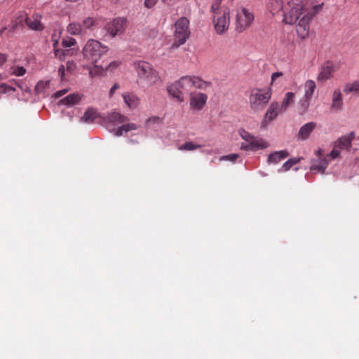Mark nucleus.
Listing matches in <instances>:
<instances>
[{"mask_svg": "<svg viewBox=\"0 0 359 359\" xmlns=\"http://www.w3.org/2000/svg\"><path fill=\"white\" fill-rule=\"evenodd\" d=\"M283 7V22L287 25L297 23V33L299 38L304 39L309 36V24L313 14L307 12L302 0H285Z\"/></svg>", "mask_w": 359, "mask_h": 359, "instance_id": "f257e3e1", "label": "nucleus"}, {"mask_svg": "<svg viewBox=\"0 0 359 359\" xmlns=\"http://www.w3.org/2000/svg\"><path fill=\"white\" fill-rule=\"evenodd\" d=\"M108 50L109 48L97 40L90 39L87 41L82 48L81 54L83 59L89 64V65H83V67L88 69L90 76H94L92 67L95 69L98 68V61Z\"/></svg>", "mask_w": 359, "mask_h": 359, "instance_id": "f03ea898", "label": "nucleus"}, {"mask_svg": "<svg viewBox=\"0 0 359 359\" xmlns=\"http://www.w3.org/2000/svg\"><path fill=\"white\" fill-rule=\"evenodd\" d=\"M222 1L223 0H213L210 6L214 29L218 35L226 32L230 25V9L222 5Z\"/></svg>", "mask_w": 359, "mask_h": 359, "instance_id": "7ed1b4c3", "label": "nucleus"}, {"mask_svg": "<svg viewBox=\"0 0 359 359\" xmlns=\"http://www.w3.org/2000/svg\"><path fill=\"white\" fill-rule=\"evenodd\" d=\"M270 88H253L249 96V107L254 112L262 111L271 98Z\"/></svg>", "mask_w": 359, "mask_h": 359, "instance_id": "20e7f679", "label": "nucleus"}, {"mask_svg": "<svg viewBox=\"0 0 359 359\" xmlns=\"http://www.w3.org/2000/svg\"><path fill=\"white\" fill-rule=\"evenodd\" d=\"M189 25V20L186 17H181L175 22L174 41L171 45L172 49H176L187 42L191 34Z\"/></svg>", "mask_w": 359, "mask_h": 359, "instance_id": "39448f33", "label": "nucleus"}, {"mask_svg": "<svg viewBox=\"0 0 359 359\" xmlns=\"http://www.w3.org/2000/svg\"><path fill=\"white\" fill-rule=\"evenodd\" d=\"M133 67L137 77L140 80L154 83L159 79L158 72L148 62L143 60L136 61L134 62Z\"/></svg>", "mask_w": 359, "mask_h": 359, "instance_id": "423d86ee", "label": "nucleus"}, {"mask_svg": "<svg viewBox=\"0 0 359 359\" xmlns=\"http://www.w3.org/2000/svg\"><path fill=\"white\" fill-rule=\"evenodd\" d=\"M238 134L245 140V142L241 144V149L242 150L256 151L266 149L269 147L266 141L262 138L254 136L243 128L238 130Z\"/></svg>", "mask_w": 359, "mask_h": 359, "instance_id": "0eeeda50", "label": "nucleus"}, {"mask_svg": "<svg viewBox=\"0 0 359 359\" xmlns=\"http://www.w3.org/2000/svg\"><path fill=\"white\" fill-rule=\"evenodd\" d=\"M126 19L124 18H116L108 22L104 27V29L107 32L104 36L114 38L122 34L126 29Z\"/></svg>", "mask_w": 359, "mask_h": 359, "instance_id": "6e6552de", "label": "nucleus"}, {"mask_svg": "<svg viewBox=\"0 0 359 359\" xmlns=\"http://www.w3.org/2000/svg\"><path fill=\"white\" fill-rule=\"evenodd\" d=\"M41 18L42 15L39 13H35L28 17L25 13L20 12L17 20L19 24L25 21L28 27L32 30L42 31L44 29V26L41 22Z\"/></svg>", "mask_w": 359, "mask_h": 359, "instance_id": "1a4fd4ad", "label": "nucleus"}, {"mask_svg": "<svg viewBox=\"0 0 359 359\" xmlns=\"http://www.w3.org/2000/svg\"><path fill=\"white\" fill-rule=\"evenodd\" d=\"M177 81L178 85L181 87L182 92L188 91L192 88L203 89L208 86L205 81H203L197 76H184Z\"/></svg>", "mask_w": 359, "mask_h": 359, "instance_id": "9d476101", "label": "nucleus"}, {"mask_svg": "<svg viewBox=\"0 0 359 359\" xmlns=\"http://www.w3.org/2000/svg\"><path fill=\"white\" fill-rule=\"evenodd\" d=\"M282 113H283V111L280 107V103L278 102H271L261 121V128H266Z\"/></svg>", "mask_w": 359, "mask_h": 359, "instance_id": "9b49d317", "label": "nucleus"}, {"mask_svg": "<svg viewBox=\"0 0 359 359\" xmlns=\"http://www.w3.org/2000/svg\"><path fill=\"white\" fill-rule=\"evenodd\" d=\"M254 20L253 14L247 8H242L236 13V30L241 32L248 27Z\"/></svg>", "mask_w": 359, "mask_h": 359, "instance_id": "f8f14e48", "label": "nucleus"}, {"mask_svg": "<svg viewBox=\"0 0 359 359\" xmlns=\"http://www.w3.org/2000/svg\"><path fill=\"white\" fill-rule=\"evenodd\" d=\"M208 95L201 92L190 93V108L195 111H201L205 105Z\"/></svg>", "mask_w": 359, "mask_h": 359, "instance_id": "ddd939ff", "label": "nucleus"}, {"mask_svg": "<svg viewBox=\"0 0 359 359\" xmlns=\"http://www.w3.org/2000/svg\"><path fill=\"white\" fill-rule=\"evenodd\" d=\"M354 137L355 134L353 132L350 133L348 135L341 136L334 142V147L339 149L340 152L342 150L349 151Z\"/></svg>", "mask_w": 359, "mask_h": 359, "instance_id": "4468645a", "label": "nucleus"}, {"mask_svg": "<svg viewBox=\"0 0 359 359\" xmlns=\"http://www.w3.org/2000/svg\"><path fill=\"white\" fill-rule=\"evenodd\" d=\"M334 71V65L330 62H326L320 68L317 76L318 82H324L332 77Z\"/></svg>", "mask_w": 359, "mask_h": 359, "instance_id": "2eb2a0df", "label": "nucleus"}, {"mask_svg": "<svg viewBox=\"0 0 359 359\" xmlns=\"http://www.w3.org/2000/svg\"><path fill=\"white\" fill-rule=\"evenodd\" d=\"M343 106L344 102L341 90L335 89L332 93L330 109L332 111L337 112L343 109Z\"/></svg>", "mask_w": 359, "mask_h": 359, "instance_id": "dca6fc26", "label": "nucleus"}, {"mask_svg": "<svg viewBox=\"0 0 359 359\" xmlns=\"http://www.w3.org/2000/svg\"><path fill=\"white\" fill-rule=\"evenodd\" d=\"M316 128V123L309 122L303 125L300 128L297 134V139L302 141L308 140L311 133Z\"/></svg>", "mask_w": 359, "mask_h": 359, "instance_id": "f3484780", "label": "nucleus"}, {"mask_svg": "<svg viewBox=\"0 0 359 359\" xmlns=\"http://www.w3.org/2000/svg\"><path fill=\"white\" fill-rule=\"evenodd\" d=\"M328 164L329 161L327 159V157L313 159L311 160L310 169L314 173H324Z\"/></svg>", "mask_w": 359, "mask_h": 359, "instance_id": "a211bd4d", "label": "nucleus"}, {"mask_svg": "<svg viewBox=\"0 0 359 359\" xmlns=\"http://www.w3.org/2000/svg\"><path fill=\"white\" fill-rule=\"evenodd\" d=\"M167 90L170 96L175 98L180 102L184 101V94L177 81L168 86Z\"/></svg>", "mask_w": 359, "mask_h": 359, "instance_id": "6ab92c4d", "label": "nucleus"}, {"mask_svg": "<svg viewBox=\"0 0 359 359\" xmlns=\"http://www.w3.org/2000/svg\"><path fill=\"white\" fill-rule=\"evenodd\" d=\"M289 156L287 150H280L271 153L267 158L269 164H277Z\"/></svg>", "mask_w": 359, "mask_h": 359, "instance_id": "aec40b11", "label": "nucleus"}, {"mask_svg": "<svg viewBox=\"0 0 359 359\" xmlns=\"http://www.w3.org/2000/svg\"><path fill=\"white\" fill-rule=\"evenodd\" d=\"M82 97V95L79 93L69 94L60 101V104L68 107H73L81 101Z\"/></svg>", "mask_w": 359, "mask_h": 359, "instance_id": "412c9836", "label": "nucleus"}, {"mask_svg": "<svg viewBox=\"0 0 359 359\" xmlns=\"http://www.w3.org/2000/svg\"><path fill=\"white\" fill-rule=\"evenodd\" d=\"M285 3V0H268L267 9L272 15L278 13L280 11L283 12Z\"/></svg>", "mask_w": 359, "mask_h": 359, "instance_id": "4be33fe9", "label": "nucleus"}, {"mask_svg": "<svg viewBox=\"0 0 359 359\" xmlns=\"http://www.w3.org/2000/svg\"><path fill=\"white\" fill-rule=\"evenodd\" d=\"M128 120V117L118 113L116 111H112L108 114L107 121L114 125H118L123 123Z\"/></svg>", "mask_w": 359, "mask_h": 359, "instance_id": "5701e85b", "label": "nucleus"}, {"mask_svg": "<svg viewBox=\"0 0 359 359\" xmlns=\"http://www.w3.org/2000/svg\"><path fill=\"white\" fill-rule=\"evenodd\" d=\"M98 112L93 108H88L83 116L81 118V121L85 123H92L98 117Z\"/></svg>", "mask_w": 359, "mask_h": 359, "instance_id": "b1692460", "label": "nucleus"}, {"mask_svg": "<svg viewBox=\"0 0 359 359\" xmlns=\"http://www.w3.org/2000/svg\"><path fill=\"white\" fill-rule=\"evenodd\" d=\"M295 95L292 92H287L283 97L280 107L283 112L286 111L288 107L294 101Z\"/></svg>", "mask_w": 359, "mask_h": 359, "instance_id": "393cba45", "label": "nucleus"}, {"mask_svg": "<svg viewBox=\"0 0 359 359\" xmlns=\"http://www.w3.org/2000/svg\"><path fill=\"white\" fill-rule=\"evenodd\" d=\"M304 96L306 97V98L312 99L313 95L316 88V85L315 81L311 79L307 80L304 83Z\"/></svg>", "mask_w": 359, "mask_h": 359, "instance_id": "a878e982", "label": "nucleus"}, {"mask_svg": "<svg viewBox=\"0 0 359 359\" xmlns=\"http://www.w3.org/2000/svg\"><path fill=\"white\" fill-rule=\"evenodd\" d=\"M123 97L126 105L131 109L135 108L139 104L138 97L132 94H123Z\"/></svg>", "mask_w": 359, "mask_h": 359, "instance_id": "bb28decb", "label": "nucleus"}, {"mask_svg": "<svg viewBox=\"0 0 359 359\" xmlns=\"http://www.w3.org/2000/svg\"><path fill=\"white\" fill-rule=\"evenodd\" d=\"M67 32L71 35H82L80 23L77 22H70L67 26Z\"/></svg>", "mask_w": 359, "mask_h": 359, "instance_id": "cd10ccee", "label": "nucleus"}, {"mask_svg": "<svg viewBox=\"0 0 359 359\" xmlns=\"http://www.w3.org/2000/svg\"><path fill=\"white\" fill-rule=\"evenodd\" d=\"M311 98H306V97L303 96V97L299 101V111L301 114H304L307 112L311 102Z\"/></svg>", "mask_w": 359, "mask_h": 359, "instance_id": "c85d7f7f", "label": "nucleus"}, {"mask_svg": "<svg viewBox=\"0 0 359 359\" xmlns=\"http://www.w3.org/2000/svg\"><path fill=\"white\" fill-rule=\"evenodd\" d=\"M301 159H302V157L298 158H289L287 161H285L281 168L278 170L279 172H285L289 170L292 165L298 163Z\"/></svg>", "mask_w": 359, "mask_h": 359, "instance_id": "c756f323", "label": "nucleus"}, {"mask_svg": "<svg viewBox=\"0 0 359 359\" xmlns=\"http://www.w3.org/2000/svg\"><path fill=\"white\" fill-rule=\"evenodd\" d=\"M50 83V81H39L35 87V90L36 93L41 94L45 93L46 89L49 88Z\"/></svg>", "mask_w": 359, "mask_h": 359, "instance_id": "7c9ffc66", "label": "nucleus"}, {"mask_svg": "<svg viewBox=\"0 0 359 359\" xmlns=\"http://www.w3.org/2000/svg\"><path fill=\"white\" fill-rule=\"evenodd\" d=\"M344 91L346 94L351 93H359V81L347 83L344 87Z\"/></svg>", "mask_w": 359, "mask_h": 359, "instance_id": "2f4dec72", "label": "nucleus"}, {"mask_svg": "<svg viewBox=\"0 0 359 359\" xmlns=\"http://www.w3.org/2000/svg\"><path fill=\"white\" fill-rule=\"evenodd\" d=\"M201 146L200 144H194L192 142H186L183 144L180 145L178 147V149L180 151L186 150V151H193L196 149L200 148Z\"/></svg>", "mask_w": 359, "mask_h": 359, "instance_id": "473e14b6", "label": "nucleus"}, {"mask_svg": "<svg viewBox=\"0 0 359 359\" xmlns=\"http://www.w3.org/2000/svg\"><path fill=\"white\" fill-rule=\"evenodd\" d=\"M97 20L93 17H87L83 20V27L86 28L87 31L91 29L95 25Z\"/></svg>", "mask_w": 359, "mask_h": 359, "instance_id": "72a5a7b5", "label": "nucleus"}, {"mask_svg": "<svg viewBox=\"0 0 359 359\" xmlns=\"http://www.w3.org/2000/svg\"><path fill=\"white\" fill-rule=\"evenodd\" d=\"M120 65V62L118 61H113L110 62L108 65L103 67L102 65H99V67L97 68V72H99L100 71L102 72H106L108 70H113L116 68H117Z\"/></svg>", "mask_w": 359, "mask_h": 359, "instance_id": "f704fd0d", "label": "nucleus"}, {"mask_svg": "<svg viewBox=\"0 0 359 359\" xmlns=\"http://www.w3.org/2000/svg\"><path fill=\"white\" fill-rule=\"evenodd\" d=\"M9 73L16 76H22L25 74L26 69L23 67H11Z\"/></svg>", "mask_w": 359, "mask_h": 359, "instance_id": "c9c22d12", "label": "nucleus"}, {"mask_svg": "<svg viewBox=\"0 0 359 359\" xmlns=\"http://www.w3.org/2000/svg\"><path fill=\"white\" fill-rule=\"evenodd\" d=\"M76 43L75 39L69 37L67 39H63L62 41V45L66 48H70Z\"/></svg>", "mask_w": 359, "mask_h": 359, "instance_id": "e433bc0d", "label": "nucleus"}, {"mask_svg": "<svg viewBox=\"0 0 359 359\" xmlns=\"http://www.w3.org/2000/svg\"><path fill=\"white\" fill-rule=\"evenodd\" d=\"M123 127H124V130H125V133H127L131 130H137L140 128V126L137 125L135 123H129L123 124Z\"/></svg>", "mask_w": 359, "mask_h": 359, "instance_id": "4c0bfd02", "label": "nucleus"}, {"mask_svg": "<svg viewBox=\"0 0 359 359\" xmlns=\"http://www.w3.org/2000/svg\"><path fill=\"white\" fill-rule=\"evenodd\" d=\"M239 155L238 154H230L229 155L222 156L219 158V161H234L238 158Z\"/></svg>", "mask_w": 359, "mask_h": 359, "instance_id": "58836bf2", "label": "nucleus"}, {"mask_svg": "<svg viewBox=\"0 0 359 359\" xmlns=\"http://www.w3.org/2000/svg\"><path fill=\"white\" fill-rule=\"evenodd\" d=\"M340 153L339 150L334 147L333 149L327 154V157H329L331 159H335L339 156Z\"/></svg>", "mask_w": 359, "mask_h": 359, "instance_id": "ea45409f", "label": "nucleus"}, {"mask_svg": "<svg viewBox=\"0 0 359 359\" xmlns=\"http://www.w3.org/2000/svg\"><path fill=\"white\" fill-rule=\"evenodd\" d=\"M123 133H125L123 125L119 126L114 130V134L116 137H121L123 135Z\"/></svg>", "mask_w": 359, "mask_h": 359, "instance_id": "a19ab883", "label": "nucleus"}, {"mask_svg": "<svg viewBox=\"0 0 359 359\" xmlns=\"http://www.w3.org/2000/svg\"><path fill=\"white\" fill-rule=\"evenodd\" d=\"M157 1L158 0H145L144 4L147 8H151L156 5Z\"/></svg>", "mask_w": 359, "mask_h": 359, "instance_id": "79ce46f5", "label": "nucleus"}, {"mask_svg": "<svg viewBox=\"0 0 359 359\" xmlns=\"http://www.w3.org/2000/svg\"><path fill=\"white\" fill-rule=\"evenodd\" d=\"M58 75L60 76L61 81L65 80V68L63 65H60V67L58 69Z\"/></svg>", "mask_w": 359, "mask_h": 359, "instance_id": "37998d69", "label": "nucleus"}, {"mask_svg": "<svg viewBox=\"0 0 359 359\" xmlns=\"http://www.w3.org/2000/svg\"><path fill=\"white\" fill-rule=\"evenodd\" d=\"M69 91V88H65L60 90H58L54 93V97L55 98H59L62 95H65Z\"/></svg>", "mask_w": 359, "mask_h": 359, "instance_id": "c03bdc74", "label": "nucleus"}, {"mask_svg": "<svg viewBox=\"0 0 359 359\" xmlns=\"http://www.w3.org/2000/svg\"><path fill=\"white\" fill-rule=\"evenodd\" d=\"M161 122V119L158 116H153L147 120V123L149 124L150 123H159Z\"/></svg>", "mask_w": 359, "mask_h": 359, "instance_id": "a18cd8bd", "label": "nucleus"}, {"mask_svg": "<svg viewBox=\"0 0 359 359\" xmlns=\"http://www.w3.org/2000/svg\"><path fill=\"white\" fill-rule=\"evenodd\" d=\"M7 60V55L0 53V67H2Z\"/></svg>", "mask_w": 359, "mask_h": 359, "instance_id": "49530a36", "label": "nucleus"}, {"mask_svg": "<svg viewBox=\"0 0 359 359\" xmlns=\"http://www.w3.org/2000/svg\"><path fill=\"white\" fill-rule=\"evenodd\" d=\"M283 76V73L280 72H276L272 74L271 75V81H275L277 78Z\"/></svg>", "mask_w": 359, "mask_h": 359, "instance_id": "de8ad7c7", "label": "nucleus"}, {"mask_svg": "<svg viewBox=\"0 0 359 359\" xmlns=\"http://www.w3.org/2000/svg\"><path fill=\"white\" fill-rule=\"evenodd\" d=\"M2 87L4 88V90L5 92H10V91H15V88L14 87L8 86L6 84L2 85Z\"/></svg>", "mask_w": 359, "mask_h": 359, "instance_id": "09e8293b", "label": "nucleus"}, {"mask_svg": "<svg viewBox=\"0 0 359 359\" xmlns=\"http://www.w3.org/2000/svg\"><path fill=\"white\" fill-rule=\"evenodd\" d=\"M119 88V86L117 84V83H114L110 90H109V96H112L113 94L114 93L115 90H117L118 88Z\"/></svg>", "mask_w": 359, "mask_h": 359, "instance_id": "8fccbe9b", "label": "nucleus"}, {"mask_svg": "<svg viewBox=\"0 0 359 359\" xmlns=\"http://www.w3.org/2000/svg\"><path fill=\"white\" fill-rule=\"evenodd\" d=\"M315 155L318 158L325 157L324 156H323V150L320 148H318L317 150L315 151Z\"/></svg>", "mask_w": 359, "mask_h": 359, "instance_id": "3c124183", "label": "nucleus"}, {"mask_svg": "<svg viewBox=\"0 0 359 359\" xmlns=\"http://www.w3.org/2000/svg\"><path fill=\"white\" fill-rule=\"evenodd\" d=\"M60 32L58 33V34L54 33L53 35H52V39L55 41L54 42V46L55 44L57 43V39L59 38V35H60Z\"/></svg>", "mask_w": 359, "mask_h": 359, "instance_id": "603ef678", "label": "nucleus"}, {"mask_svg": "<svg viewBox=\"0 0 359 359\" xmlns=\"http://www.w3.org/2000/svg\"><path fill=\"white\" fill-rule=\"evenodd\" d=\"M79 23H80V27H81V33H82V35H83V34H85L86 33V32H87V29H86V28H84V27H83V20H82L81 22H79Z\"/></svg>", "mask_w": 359, "mask_h": 359, "instance_id": "864d4df0", "label": "nucleus"}, {"mask_svg": "<svg viewBox=\"0 0 359 359\" xmlns=\"http://www.w3.org/2000/svg\"><path fill=\"white\" fill-rule=\"evenodd\" d=\"M322 7V5L319 4V5H316L313 7V9H314V13H317Z\"/></svg>", "mask_w": 359, "mask_h": 359, "instance_id": "5fc2aeb1", "label": "nucleus"}]
</instances>
